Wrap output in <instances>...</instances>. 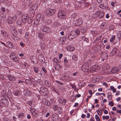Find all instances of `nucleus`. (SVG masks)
<instances>
[{"mask_svg":"<svg viewBox=\"0 0 121 121\" xmlns=\"http://www.w3.org/2000/svg\"><path fill=\"white\" fill-rule=\"evenodd\" d=\"M28 18V16L27 14H23L22 16V21L24 23H25L26 22L27 19Z\"/></svg>","mask_w":121,"mask_h":121,"instance_id":"nucleus-10","label":"nucleus"},{"mask_svg":"<svg viewBox=\"0 0 121 121\" xmlns=\"http://www.w3.org/2000/svg\"><path fill=\"white\" fill-rule=\"evenodd\" d=\"M108 104L110 106H112L114 105V103L112 101H111Z\"/></svg>","mask_w":121,"mask_h":121,"instance_id":"nucleus-60","label":"nucleus"},{"mask_svg":"<svg viewBox=\"0 0 121 121\" xmlns=\"http://www.w3.org/2000/svg\"><path fill=\"white\" fill-rule=\"evenodd\" d=\"M24 115L23 113H21L19 114L18 116L19 118H21L22 117H24Z\"/></svg>","mask_w":121,"mask_h":121,"instance_id":"nucleus-49","label":"nucleus"},{"mask_svg":"<svg viewBox=\"0 0 121 121\" xmlns=\"http://www.w3.org/2000/svg\"><path fill=\"white\" fill-rule=\"evenodd\" d=\"M17 18L16 16L14 15L13 17H9L7 20V21L8 23L11 24L13 23Z\"/></svg>","mask_w":121,"mask_h":121,"instance_id":"nucleus-4","label":"nucleus"},{"mask_svg":"<svg viewBox=\"0 0 121 121\" xmlns=\"http://www.w3.org/2000/svg\"><path fill=\"white\" fill-rule=\"evenodd\" d=\"M6 11L4 7H2L1 8V11L2 12L5 13Z\"/></svg>","mask_w":121,"mask_h":121,"instance_id":"nucleus-59","label":"nucleus"},{"mask_svg":"<svg viewBox=\"0 0 121 121\" xmlns=\"http://www.w3.org/2000/svg\"><path fill=\"white\" fill-rule=\"evenodd\" d=\"M10 57L14 61L16 62H17L18 61V58L15 56L14 53H13L11 54Z\"/></svg>","mask_w":121,"mask_h":121,"instance_id":"nucleus-5","label":"nucleus"},{"mask_svg":"<svg viewBox=\"0 0 121 121\" xmlns=\"http://www.w3.org/2000/svg\"><path fill=\"white\" fill-rule=\"evenodd\" d=\"M80 29L81 31V32L82 33H84L86 31V30L82 27H80Z\"/></svg>","mask_w":121,"mask_h":121,"instance_id":"nucleus-41","label":"nucleus"},{"mask_svg":"<svg viewBox=\"0 0 121 121\" xmlns=\"http://www.w3.org/2000/svg\"><path fill=\"white\" fill-rule=\"evenodd\" d=\"M120 69L119 67H113L111 70V72L112 73H116L120 71Z\"/></svg>","mask_w":121,"mask_h":121,"instance_id":"nucleus-11","label":"nucleus"},{"mask_svg":"<svg viewBox=\"0 0 121 121\" xmlns=\"http://www.w3.org/2000/svg\"><path fill=\"white\" fill-rule=\"evenodd\" d=\"M58 112L59 114H61L62 112V108L60 107H59L58 109Z\"/></svg>","mask_w":121,"mask_h":121,"instance_id":"nucleus-39","label":"nucleus"},{"mask_svg":"<svg viewBox=\"0 0 121 121\" xmlns=\"http://www.w3.org/2000/svg\"><path fill=\"white\" fill-rule=\"evenodd\" d=\"M29 34L28 32H26L25 33L24 38L27 40H28L29 39Z\"/></svg>","mask_w":121,"mask_h":121,"instance_id":"nucleus-29","label":"nucleus"},{"mask_svg":"<svg viewBox=\"0 0 121 121\" xmlns=\"http://www.w3.org/2000/svg\"><path fill=\"white\" fill-rule=\"evenodd\" d=\"M45 22L48 24L51 22V21L49 18H48L46 19Z\"/></svg>","mask_w":121,"mask_h":121,"instance_id":"nucleus-48","label":"nucleus"},{"mask_svg":"<svg viewBox=\"0 0 121 121\" xmlns=\"http://www.w3.org/2000/svg\"><path fill=\"white\" fill-rule=\"evenodd\" d=\"M106 27V23L105 22H104L101 24L100 26V27L101 29H104Z\"/></svg>","mask_w":121,"mask_h":121,"instance_id":"nucleus-22","label":"nucleus"},{"mask_svg":"<svg viewBox=\"0 0 121 121\" xmlns=\"http://www.w3.org/2000/svg\"><path fill=\"white\" fill-rule=\"evenodd\" d=\"M66 12L63 10H60L58 12V17L60 18H64L66 17Z\"/></svg>","mask_w":121,"mask_h":121,"instance_id":"nucleus-3","label":"nucleus"},{"mask_svg":"<svg viewBox=\"0 0 121 121\" xmlns=\"http://www.w3.org/2000/svg\"><path fill=\"white\" fill-rule=\"evenodd\" d=\"M107 64H105L103 65L102 66V68H104V69H107V67H106L107 66Z\"/></svg>","mask_w":121,"mask_h":121,"instance_id":"nucleus-57","label":"nucleus"},{"mask_svg":"<svg viewBox=\"0 0 121 121\" xmlns=\"http://www.w3.org/2000/svg\"><path fill=\"white\" fill-rule=\"evenodd\" d=\"M5 105L8 104V100L6 99H2V102Z\"/></svg>","mask_w":121,"mask_h":121,"instance_id":"nucleus-24","label":"nucleus"},{"mask_svg":"<svg viewBox=\"0 0 121 121\" xmlns=\"http://www.w3.org/2000/svg\"><path fill=\"white\" fill-rule=\"evenodd\" d=\"M89 69V65L86 63L83 65L82 68V70L85 72H88Z\"/></svg>","mask_w":121,"mask_h":121,"instance_id":"nucleus-6","label":"nucleus"},{"mask_svg":"<svg viewBox=\"0 0 121 121\" xmlns=\"http://www.w3.org/2000/svg\"><path fill=\"white\" fill-rule=\"evenodd\" d=\"M58 108V106L57 105H55L53 107V109L55 110H56Z\"/></svg>","mask_w":121,"mask_h":121,"instance_id":"nucleus-61","label":"nucleus"},{"mask_svg":"<svg viewBox=\"0 0 121 121\" xmlns=\"http://www.w3.org/2000/svg\"><path fill=\"white\" fill-rule=\"evenodd\" d=\"M43 35L41 33H39L38 34V36L41 39H42L43 37Z\"/></svg>","mask_w":121,"mask_h":121,"instance_id":"nucleus-53","label":"nucleus"},{"mask_svg":"<svg viewBox=\"0 0 121 121\" xmlns=\"http://www.w3.org/2000/svg\"><path fill=\"white\" fill-rule=\"evenodd\" d=\"M42 101L43 104L48 106H49L50 104V102L47 100L45 99H43Z\"/></svg>","mask_w":121,"mask_h":121,"instance_id":"nucleus-19","label":"nucleus"},{"mask_svg":"<svg viewBox=\"0 0 121 121\" xmlns=\"http://www.w3.org/2000/svg\"><path fill=\"white\" fill-rule=\"evenodd\" d=\"M29 19L28 21V23L29 24H30L32 22V20L31 19V18H28Z\"/></svg>","mask_w":121,"mask_h":121,"instance_id":"nucleus-52","label":"nucleus"},{"mask_svg":"<svg viewBox=\"0 0 121 121\" xmlns=\"http://www.w3.org/2000/svg\"><path fill=\"white\" fill-rule=\"evenodd\" d=\"M99 80V78L97 77H94L93 79V82H96L98 81Z\"/></svg>","mask_w":121,"mask_h":121,"instance_id":"nucleus-40","label":"nucleus"},{"mask_svg":"<svg viewBox=\"0 0 121 121\" xmlns=\"http://www.w3.org/2000/svg\"><path fill=\"white\" fill-rule=\"evenodd\" d=\"M76 16L77 15L76 13H75L72 14L71 16L72 20H74L75 18L76 17Z\"/></svg>","mask_w":121,"mask_h":121,"instance_id":"nucleus-30","label":"nucleus"},{"mask_svg":"<svg viewBox=\"0 0 121 121\" xmlns=\"http://www.w3.org/2000/svg\"><path fill=\"white\" fill-rule=\"evenodd\" d=\"M98 67L96 65H93L91 67L90 69L91 71H95L96 70L98 69Z\"/></svg>","mask_w":121,"mask_h":121,"instance_id":"nucleus-17","label":"nucleus"},{"mask_svg":"<svg viewBox=\"0 0 121 121\" xmlns=\"http://www.w3.org/2000/svg\"><path fill=\"white\" fill-rule=\"evenodd\" d=\"M82 22V19L80 18L75 20V24L76 26H78L81 24Z\"/></svg>","mask_w":121,"mask_h":121,"instance_id":"nucleus-12","label":"nucleus"},{"mask_svg":"<svg viewBox=\"0 0 121 121\" xmlns=\"http://www.w3.org/2000/svg\"><path fill=\"white\" fill-rule=\"evenodd\" d=\"M38 6L37 4L35 3L33 4L32 3H30L29 4V6L30 8V11L32 12H34Z\"/></svg>","mask_w":121,"mask_h":121,"instance_id":"nucleus-2","label":"nucleus"},{"mask_svg":"<svg viewBox=\"0 0 121 121\" xmlns=\"http://www.w3.org/2000/svg\"><path fill=\"white\" fill-rule=\"evenodd\" d=\"M97 11L95 12V13L93 15V16L94 18H97L98 17V15Z\"/></svg>","mask_w":121,"mask_h":121,"instance_id":"nucleus-44","label":"nucleus"},{"mask_svg":"<svg viewBox=\"0 0 121 121\" xmlns=\"http://www.w3.org/2000/svg\"><path fill=\"white\" fill-rule=\"evenodd\" d=\"M99 7L102 9H105L107 10H109L110 8L108 6V4H105L104 3L100 4L99 6Z\"/></svg>","mask_w":121,"mask_h":121,"instance_id":"nucleus-7","label":"nucleus"},{"mask_svg":"<svg viewBox=\"0 0 121 121\" xmlns=\"http://www.w3.org/2000/svg\"><path fill=\"white\" fill-rule=\"evenodd\" d=\"M42 31L46 33H49L51 31L50 29L48 27L46 26H43L41 29Z\"/></svg>","mask_w":121,"mask_h":121,"instance_id":"nucleus-9","label":"nucleus"},{"mask_svg":"<svg viewBox=\"0 0 121 121\" xmlns=\"http://www.w3.org/2000/svg\"><path fill=\"white\" fill-rule=\"evenodd\" d=\"M63 61L65 62V63H67L68 62V60L67 59L66 57H65L64 58V60Z\"/></svg>","mask_w":121,"mask_h":121,"instance_id":"nucleus-58","label":"nucleus"},{"mask_svg":"<svg viewBox=\"0 0 121 121\" xmlns=\"http://www.w3.org/2000/svg\"><path fill=\"white\" fill-rule=\"evenodd\" d=\"M1 33L4 37H6L8 36V34L6 31L2 30L1 31Z\"/></svg>","mask_w":121,"mask_h":121,"instance_id":"nucleus-21","label":"nucleus"},{"mask_svg":"<svg viewBox=\"0 0 121 121\" xmlns=\"http://www.w3.org/2000/svg\"><path fill=\"white\" fill-rule=\"evenodd\" d=\"M76 37V35L72 32H70L68 35V38L70 40H71Z\"/></svg>","mask_w":121,"mask_h":121,"instance_id":"nucleus-13","label":"nucleus"},{"mask_svg":"<svg viewBox=\"0 0 121 121\" xmlns=\"http://www.w3.org/2000/svg\"><path fill=\"white\" fill-rule=\"evenodd\" d=\"M59 102L60 103L62 104L63 105L65 104L66 100L65 99H59Z\"/></svg>","mask_w":121,"mask_h":121,"instance_id":"nucleus-20","label":"nucleus"},{"mask_svg":"<svg viewBox=\"0 0 121 121\" xmlns=\"http://www.w3.org/2000/svg\"><path fill=\"white\" fill-rule=\"evenodd\" d=\"M67 49L69 51H72L74 50V48L73 47L69 46L67 48Z\"/></svg>","mask_w":121,"mask_h":121,"instance_id":"nucleus-28","label":"nucleus"},{"mask_svg":"<svg viewBox=\"0 0 121 121\" xmlns=\"http://www.w3.org/2000/svg\"><path fill=\"white\" fill-rule=\"evenodd\" d=\"M11 30L12 34L16 37L17 35V32L15 30V27L13 26H11Z\"/></svg>","mask_w":121,"mask_h":121,"instance_id":"nucleus-8","label":"nucleus"},{"mask_svg":"<svg viewBox=\"0 0 121 121\" xmlns=\"http://www.w3.org/2000/svg\"><path fill=\"white\" fill-rule=\"evenodd\" d=\"M109 118V116H102V119L104 120H108Z\"/></svg>","mask_w":121,"mask_h":121,"instance_id":"nucleus-31","label":"nucleus"},{"mask_svg":"<svg viewBox=\"0 0 121 121\" xmlns=\"http://www.w3.org/2000/svg\"><path fill=\"white\" fill-rule=\"evenodd\" d=\"M33 102L32 101H29L28 104L31 107H33L34 106V105L33 103Z\"/></svg>","mask_w":121,"mask_h":121,"instance_id":"nucleus-43","label":"nucleus"},{"mask_svg":"<svg viewBox=\"0 0 121 121\" xmlns=\"http://www.w3.org/2000/svg\"><path fill=\"white\" fill-rule=\"evenodd\" d=\"M7 44L8 47L10 48H12L13 47L12 43L10 42H7Z\"/></svg>","mask_w":121,"mask_h":121,"instance_id":"nucleus-23","label":"nucleus"},{"mask_svg":"<svg viewBox=\"0 0 121 121\" xmlns=\"http://www.w3.org/2000/svg\"><path fill=\"white\" fill-rule=\"evenodd\" d=\"M53 61L56 63H59V61L55 58L53 59Z\"/></svg>","mask_w":121,"mask_h":121,"instance_id":"nucleus-54","label":"nucleus"},{"mask_svg":"<svg viewBox=\"0 0 121 121\" xmlns=\"http://www.w3.org/2000/svg\"><path fill=\"white\" fill-rule=\"evenodd\" d=\"M20 91H14L13 93L15 95L17 96L18 95Z\"/></svg>","mask_w":121,"mask_h":121,"instance_id":"nucleus-45","label":"nucleus"},{"mask_svg":"<svg viewBox=\"0 0 121 121\" xmlns=\"http://www.w3.org/2000/svg\"><path fill=\"white\" fill-rule=\"evenodd\" d=\"M39 59L40 61L42 63H44L45 62V60L43 56L41 55H39Z\"/></svg>","mask_w":121,"mask_h":121,"instance_id":"nucleus-15","label":"nucleus"},{"mask_svg":"<svg viewBox=\"0 0 121 121\" xmlns=\"http://www.w3.org/2000/svg\"><path fill=\"white\" fill-rule=\"evenodd\" d=\"M10 120L8 118L5 117L4 118V120L5 121H10Z\"/></svg>","mask_w":121,"mask_h":121,"instance_id":"nucleus-64","label":"nucleus"},{"mask_svg":"<svg viewBox=\"0 0 121 121\" xmlns=\"http://www.w3.org/2000/svg\"><path fill=\"white\" fill-rule=\"evenodd\" d=\"M55 69L58 70L60 69L61 66L59 64H56L55 65Z\"/></svg>","mask_w":121,"mask_h":121,"instance_id":"nucleus-25","label":"nucleus"},{"mask_svg":"<svg viewBox=\"0 0 121 121\" xmlns=\"http://www.w3.org/2000/svg\"><path fill=\"white\" fill-rule=\"evenodd\" d=\"M77 58V57L76 55H73L72 57V59L74 60H76Z\"/></svg>","mask_w":121,"mask_h":121,"instance_id":"nucleus-56","label":"nucleus"},{"mask_svg":"<svg viewBox=\"0 0 121 121\" xmlns=\"http://www.w3.org/2000/svg\"><path fill=\"white\" fill-rule=\"evenodd\" d=\"M55 11V9H52L49 8L46 10L45 12L46 14L48 16H51L54 14Z\"/></svg>","mask_w":121,"mask_h":121,"instance_id":"nucleus-1","label":"nucleus"},{"mask_svg":"<svg viewBox=\"0 0 121 121\" xmlns=\"http://www.w3.org/2000/svg\"><path fill=\"white\" fill-rule=\"evenodd\" d=\"M0 16L3 18H4L5 17L6 15L5 13L1 12L0 13Z\"/></svg>","mask_w":121,"mask_h":121,"instance_id":"nucleus-33","label":"nucleus"},{"mask_svg":"<svg viewBox=\"0 0 121 121\" xmlns=\"http://www.w3.org/2000/svg\"><path fill=\"white\" fill-rule=\"evenodd\" d=\"M117 51L118 50L117 48L115 47L114 48L111 52L110 54L112 56L115 55L117 52Z\"/></svg>","mask_w":121,"mask_h":121,"instance_id":"nucleus-14","label":"nucleus"},{"mask_svg":"<svg viewBox=\"0 0 121 121\" xmlns=\"http://www.w3.org/2000/svg\"><path fill=\"white\" fill-rule=\"evenodd\" d=\"M102 37L101 35L99 36L98 37H97L96 38V39L94 40V42H96L97 41H98L100 40Z\"/></svg>","mask_w":121,"mask_h":121,"instance_id":"nucleus-35","label":"nucleus"},{"mask_svg":"<svg viewBox=\"0 0 121 121\" xmlns=\"http://www.w3.org/2000/svg\"><path fill=\"white\" fill-rule=\"evenodd\" d=\"M30 111L33 116L34 117H35L37 114L35 109L34 108H30Z\"/></svg>","mask_w":121,"mask_h":121,"instance_id":"nucleus-16","label":"nucleus"},{"mask_svg":"<svg viewBox=\"0 0 121 121\" xmlns=\"http://www.w3.org/2000/svg\"><path fill=\"white\" fill-rule=\"evenodd\" d=\"M8 77L9 80L11 81H14L15 80V78L14 76L9 75Z\"/></svg>","mask_w":121,"mask_h":121,"instance_id":"nucleus-27","label":"nucleus"},{"mask_svg":"<svg viewBox=\"0 0 121 121\" xmlns=\"http://www.w3.org/2000/svg\"><path fill=\"white\" fill-rule=\"evenodd\" d=\"M95 119L97 121H100V118L96 114L95 115Z\"/></svg>","mask_w":121,"mask_h":121,"instance_id":"nucleus-42","label":"nucleus"},{"mask_svg":"<svg viewBox=\"0 0 121 121\" xmlns=\"http://www.w3.org/2000/svg\"><path fill=\"white\" fill-rule=\"evenodd\" d=\"M108 98L109 100H111L112 99L111 94L110 93H108Z\"/></svg>","mask_w":121,"mask_h":121,"instance_id":"nucleus-47","label":"nucleus"},{"mask_svg":"<svg viewBox=\"0 0 121 121\" xmlns=\"http://www.w3.org/2000/svg\"><path fill=\"white\" fill-rule=\"evenodd\" d=\"M47 88L44 87H41L40 89V91L42 92H45V91H47Z\"/></svg>","mask_w":121,"mask_h":121,"instance_id":"nucleus-26","label":"nucleus"},{"mask_svg":"<svg viewBox=\"0 0 121 121\" xmlns=\"http://www.w3.org/2000/svg\"><path fill=\"white\" fill-rule=\"evenodd\" d=\"M115 38V35H113L112 36V38L110 39V42H112L113 41Z\"/></svg>","mask_w":121,"mask_h":121,"instance_id":"nucleus-55","label":"nucleus"},{"mask_svg":"<svg viewBox=\"0 0 121 121\" xmlns=\"http://www.w3.org/2000/svg\"><path fill=\"white\" fill-rule=\"evenodd\" d=\"M97 12L99 18H101L104 16V13L103 12L99 11H98Z\"/></svg>","mask_w":121,"mask_h":121,"instance_id":"nucleus-18","label":"nucleus"},{"mask_svg":"<svg viewBox=\"0 0 121 121\" xmlns=\"http://www.w3.org/2000/svg\"><path fill=\"white\" fill-rule=\"evenodd\" d=\"M40 46L41 48L42 49H44L45 48V45L44 43H41L40 44Z\"/></svg>","mask_w":121,"mask_h":121,"instance_id":"nucleus-36","label":"nucleus"},{"mask_svg":"<svg viewBox=\"0 0 121 121\" xmlns=\"http://www.w3.org/2000/svg\"><path fill=\"white\" fill-rule=\"evenodd\" d=\"M56 116L55 115H54L52 116V119L53 121H55L56 120Z\"/></svg>","mask_w":121,"mask_h":121,"instance_id":"nucleus-63","label":"nucleus"},{"mask_svg":"<svg viewBox=\"0 0 121 121\" xmlns=\"http://www.w3.org/2000/svg\"><path fill=\"white\" fill-rule=\"evenodd\" d=\"M55 82L56 83H58V84H61V85H62L63 84V83H62L61 82H60L56 80L55 81Z\"/></svg>","mask_w":121,"mask_h":121,"instance_id":"nucleus-62","label":"nucleus"},{"mask_svg":"<svg viewBox=\"0 0 121 121\" xmlns=\"http://www.w3.org/2000/svg\"><path fill=\"white\" fill-rule=\"evenodd\" d=\"M22 20L21 19H18L17 21V23L18 25L21 24L22 23Z\"/></svg>","mask_w":121,"mask_h":121,"instance_id":"nucleus-37","label":"nucleus"},{"mask_svg":"<svg viewBox=\"0 0 121 121\" xmlns=\"http://www.w3.org/2000/svg\"><path fill=\"white\" fill-rule=\"evenodd\" d=\"M33 69L35 73H37L38 72L39 69L37 67L35 66H34L33 67Z\"/></svg>","mask_w":121,"mask_h":121,"instance_id":"nucleus-34","label":"nucleus"},{"mask_svg":"<svg viewBox=\"0 0 121 121\" xmlns=\"http://www.w3.org/2000/svg\"><path fill=\"white\" fill-rule=\"evenodd\" d=\"M75 33L78 35H79L80 34V31L78 29H77L76 30Z\"/></svg>","mask_w":121,"mask_h":121,"instance_id":"nucleus-51","label":"nucleus"},{"mask_svg":"<svg viewBox=\"0 0 121 121\" xmlns=\"http://www.w3.org/2000/svg\"><path fill=\"white\" fill-rule=\"evenodd\" d=\"M41 15L40 14H38L36 16V19L38 21H39L41 18Z\"/></svg>","mask_w":121,"mask_h":121,"instance_id":"nucleus-38","label":"nucleus"},{"mask_svg":"<svg viewBox=\"0 0 121 121\" xmlns=\"http://www.w3.org/2000/svg\"><path fill=\"white\" fill-rule=\"evenodd\" d=\"M60 23L57 21L56 22L54 23V25L55 26H57L58 27H60Z\"/></svg>","mask_w":121,"mask_h":121,"instance_id":"nucleus-46","label":"nucleus"},{"mask_svg":"<svg viewBox=\"0 0 121 121\" xmlns=\"http://www.w3.org/2000/svg\"><path fill=\"white\" fill-rule=\"evenodd\" d=\"M103 55L104 56V59H106L108 57V55L107 53L106 52L104 53L103 54Z\"/></svg>","mask_w":121,"mask_h":121,"instance_id":"nucleus-50","label":"nucleus"},{"mask_svg":"<svg viewBox=\"0 0 121 121\" xmlns=\"http://www.w3.org/2000/svg\"><path fill=\"white\" fill-rule=\"evenodd\" d=\"M82 39L84 41L87 43L88 42V39L86 38L84 36H82Z\"/></svg>","mask_w":121,"mask_h":121,"instance_id":"nucleus-32","label":"nucleus"}]
</instances>
